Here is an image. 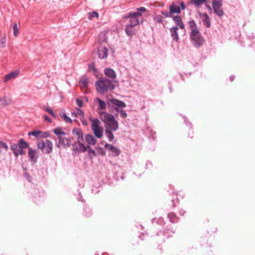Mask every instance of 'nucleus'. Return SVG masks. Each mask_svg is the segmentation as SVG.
<instances>
[{
    "mask_svg": "<svg viewBox=\"0 0 255 255\" xmlns=\"http://www.w3.org/2000/svg\"><path fill=\"white\" fill-rule=\"evenodd\" d=\"M85 140L88 144L91 145H95L97 142V139L93 135L90 134L86 135Z\"/></svg>",
    "mask_w": 255,
    "mask_h": 255,
    "instance_id": "a211bd4d",
    "label": "nucleus"
},
{
    "mask_svg": "<svg viewBox=\"0 0 255 255\" xmlns=\"http://www.w3.org/2000/svg\"><path fill=\"white\" fill-rule=\"evenodd\" d=\"M80 120H81V122H82V123L83 124V125L87 126V122L85 120L84 117V119H83L82 117H81Z\"/></svg>",
    "mask_w": 255,
    "mask_h": 255,
    "instance_id": "49530a36",
    "label": "nucleus"
},
{
    "mask_svg": "<svg viewBox=\"0 0 255 255\" xmlns=\"http://www.w3.org/2000/svg\"><path fill=\"white\" fill-rule=\"evenodd\" d=\"M207 7L209 10H211V7L210 5H207Z\"/></svg>",
    "mask_w": 255,
    "mask_h": 255,
    "instance_id": "052dcab7",
    "label": "nucleus"
},
{
    "mask_svg": "<svg viewBox=\"0 0 255 255\" xmlns=\"http://www.w3.org/2000/svg\"><path fill=\"white\" fill-rule=\"evenodd\" d=\"M76 110H77V115H79V116H81V117H82L83 119H84V113L83 112V111L81 110L80 109H78V108H76Z\"/></svg>",
    "mask_w": 255,
    "mask_h": 255,
    "instance_id": "ea45409f",
    "label": "nucleus"
},
{
    "mask_svg": "<svg viewBox=\"0 0 255 255\" xmlns=\"http://www.w3.org/2000/svg\"><path fill=\"white\" fill-rule=\"evenodd\" d=\"M128 25H126L125 26V32L126 33L128 34Z\"/></svg>",
    "mask_w": 255,
    "mask_h": 255,
    "instance_id": "bf43d9fd",
    "label": "nucleus"
},
{
    "mask_svg": "<svg viewBox=\"0 0 255 255\" xmlns=\"http://www.w3.org/2000/svg\"><path fill=\"white\" fill-rule=\"evenodd\" d=\"M163 18L162 15H157L154 17L153 20L156 23H162L163 22Z\"/></svg>",
    "mask_w": 255,
    "mask_h": 255,
    "instance_id": "72a5a7b5",
    "label": "nucleus"
},
{
    "mask_svg": "<svg viewBox=\"0 0 255 255\" xmlns=\"http://www.w3.org/2000/svg\"><path fill=\"white\" fill-rule=\"evenodd\" d=\"M18 145L17 144H14L11 146V149L13 150V152L15 151L16 149H17Z\"/></svg>",
    "mask_w": 255,
    "mask_h": 255,
    "instance_id": "a18cd8bd",
    "label": "nucleus"
},
{
    "mask_svg": "<svg viewBox=\"0 0 255 255\" xmlns=\"http://www.w3.org/2000/svg\"><path fill=\"white\" fill-rule=\"evenodd\" d=\"M188 27L191 30V31H197L199 30V29L196 24L195 21L194 20H189L188 22Z\"/></svg>",
    "mask_w": 255,
    "mask_h": 255,
    "instance_id": "b1692460",
    "label": "nucleus"
},
{
    "mask_svg": "<svg viewBox=\"0 0 255 255\" xmlns=\"http://www.w3.org/2000/svg\"><path fill=\"white\" fill-rule=\"evenodd\" d=\"M54 133L58 135V137L62 136L66 134L65 132L62 131L61 128H57L53 129Z\"/></svg>",
    "mask_w": 255,
    "mask_h": 255,
    "instance_id": "cd10ccee",
    "label": "nucleus"
},
{
    "mask_svg": "<svg viewBox=\"0 0 255 255\" xmlns=\"http://www.w3.org/2000/svg\"><path fill=\"white\" fill-rule=\"evenodd\" d=\"M44 119L45 121H47L49 123H51V120L47 116H44Z\"/></svg>",
    "mask_w": 255,
    "mask_h": 255,
    "instance_id": "3c124183",
    "label": "nucleus"
},
{
    "mask_svg": "<svg viewBox=\"0 0 255 255\" xmlns=\"http://www.w3.org/2000/svg\"><path fill=\"white\" fill-rule=\"evenodd\" d=\"M60 116L68 123H71L72 120L68 116H67L65 112H61L60 113Z\"/></svg>",
    "mask_w": 255,
    "mask_h": 255,
    "instance_id": "c756f323",
    "label": "nucleus"
},
{
    "mask_svg": "<svg viewBox=\"0 0 255 255\" xmlns=\"http://www.w3.org/2000/svg\"><path fill=\"white\" fill-rule=\"evenodd\" d=\"M23 148H19L18 149V150H19V152H18V154H23L24 153V152L22 150Z\"/></svg>",
    "mask_w": 255,
    "mask_h": 255,
    "instance_id": "864d4df0",
    "label": "nucleus"
},
{
    "mask_svg": "<svg viewBox=\"0 0 255 255\" xmlns=\"http://www.w3.org/2000/svg\"><path fill=\"white\" fill-rule=\"evenodd\" d=\"M13 31L14 35L17 37L18 34V28L17 27V23H15L13 26Z\"/></svg>",
    "mask_w": 255,
    "mask_h": 255,
    "instance_id": "4c0bfd02",
    "label": "nucleus"
},
{
    "mask_svg": "<svg viewBox=\"0 0 255 255\" xmlns=\"http://www.w3.org/2000/svg\"><path fill=\"white\" fill-rule=\"evenodd\" d=\"M95 86L97 91L102 94L114 89L112 82L107 78H103L97 81Z\"/></svg>",
    "mask_w": 255,
    "mask_h": 255,
    "instance_id": "f03ea898",
    "label": "nucleus"
},
{
    "mask_svg": "<svg viewBox=\"0 0 255 255\" xmlns=\"http://www.w3.org/2000/svg\"><path fill=\"white\" fill-rule=\"evenodd\" d=\"M98 56L100 59L106 58L108 56V49L106 46H101L98 49Z\"/></svg>",
    "mask_w": 255,
    "mask_h": 255,
    "instance_id": "9b49d317",
    "label": "nucleus"
},
{
    "mask_svg": "<svg viewBox=\"0 0 255 255\" xmlns=\"http://www.w3.org/2000/svg\"><path fill=\"white\" fill-rule=\"evenodd\" d=\"M88 84V80L87 78H83L79 81V85L82 89L86 88Z\"/></svg>",
    "mask_w": 255,
    "mask_h": 255,
    "instance_id": "a878e982",
    "label": "nucleus"
},
{
    "mask_svg": "<svg viewBox=\"0 0 255 255\" xmlns=\"http://www.w3.org/2000/svg\"><path fill=\"white\" fill-rule=\"evenodd\" d=\"M42 131L38 130L31 131L28 132V135H33L36 137H47V135H42Z\"/></svg>",
    "mask_w": 255,
    "mask_h": 255,
    "instance_id": "5701e85b",
    "label": "nucleus"
},
{
    "mask_svg": "<svg viewBox=\"0 0 255 255\" xmlns=\"http://www.w3.org/2000/svg\"><path fill=\"white\" fill-rule=\"evenodd\" d=\"M10 103V100L7 98L5 96H4L2 98L0 99V109H2Z\"/></svg>",
    "mask_w": 255,
    "mask_h": 255,
    "instance_id": "aec40b11",
    "label": "nucleus"
},
{
    "mask_svg": "<svg viewBox=\"0 0 255 255\" xmlns=\"http://www.w3.org/2000/svg\"><path fill=\"white\" fill-rule=\"evenodd\" d=\"M76 103L78 105V106L79 107H83V101L79 99H76Z\"/></svg>",
    "mask_w": 255,
    "mask_h": 255,
    "instance_id": "79ce46f5",
    "label": "nucleus"
},
{
    "mask_svg": "<svg viewBox=\"0 0 255 255\" xmlns=\"http://www.w3.org/2000/svg\"><path fill=\"white\" fill-rule=\"evenodd\" d=\"M6 42L5 37H3L0 40V47L3 48L4 47V45Z\"/></svg>",
    "mask_w": 255,
    "mask_h": 255,
    "instance_id": "58836bf2",
    "label": "nucleus"
},
{
    "mask_svg": "<svg viewBox=\"0 0 255 255\" xmlns=\"http://www.w3.org/2000/svg\"><path fill=\"white\" fill-rule=\"evenodd\" d=\"M200 15L203 17L202 21L203 22L204 25L208 28L210 27L211 26V22L210 17L206 13L202 14L201 13Z\"/></svg>",
    "mask_w": 255,
    "mask_h": 255,
    "instance_id": "2eb2a0df",
    "label": "nucleus"
},
{
    "mask_svg": "<svg viewBox=\"0 0 255 255\" xmlns=\"http://www.w3.org/2000/svg\"><path fill=\"white\" fill-rule=\"evenodd\" d=\"M107 40L106 34L104 32H101L98 36V41L101 43Z\"/></svg>",
    "mask_w": 255,
    "mask_h": 255,
    "instance_id": "473e14b6",
    "label": "nucleus"
},
{
    "mask_svg": "<svg viewBox=\"0 0 255 255\" xmlns=\"http://www.w3.org/2000/svg\"><path fill=\"white\" fill-rule=\"evenodd\" d=\"M42 135H47V137L49 136V133L47 132H42Z\"/></svg>",
    "mask_w": 255,
    "mask_h": 255,
    "instance_id": "4d7b16f0",
    "label": "nucleus"
},
{
    "mask_svg": "<svg viewBox=\"0 0 255 255\" xmlns=\"http://www.w3.org/2000/svg\"><path fill=\"white\" fill-rule=\"evenodd\" d=\"M105 74L112 79H115L116 77L115 72L111 68H107L105 70Z\"/></svg>",
    "mask_w": 255,
    "mask_h": 255,
    "instance_id": "412c9836",
    "label": "nucleus"
},
{
    "mask_svg": "<svg viewBox=\"0 0 255 255\" xmlns=\"http://www.w3.org/2000/svg\"><path fill=\"white\" fill-rule=\"evenodd\" d=\"M190 38L196 47H199L203 45L204 41L199 30L191 31Z\"/></svg>",
    "mask_w": 255,
    "mask_h": 255,
    "instance_id": "20e7f679",
    "label": "nucleus"
},
{
    "mask_svg": "<svg viewBox=\"0 0 255 255\" xmlns=\"http://www.w3.org/2000/svg\"><path fill=\"white\" fill-rule=\"evenodd\" d=\"M113 130L110 129H106V134L110 141H112L114 139V134L112 132Z\"/></svg>",
    "mask_w": 255,
    "mask_h": 255,
    "instance_id": "7c9ffc66",
    "label": "nucleus"
},
{
    "mask_svg": "<svg viewBox=\"0 0 255 255\" xmlns=\"http://www.w3.org/2000/svg\"><path fill=\"white\" fill-rule=\"evenodd\" d=\"M75 144L76 149L80 152H85L87 150V147L79 140H78Z\"/></svg>",
    "mask_w": 255,
    "mask_h": 255,
    "instance_id": "4be33fe9",
    "label": "nucleus"
},
{
    "mask_svg": "<svg viewBox=\"0 0 255 255\" xmlns=\"http://www.w3.org/2000/svg\"><path fill=\"white\" fill-rule=\"evenodd\" d=\"M171 232L173 233H175V230H171Z\"/></svg>",
    "mask_w": 255,
    "mask_h": 255,
    "instance_id": "680f3d73",
    "label": "nucleus"
},
{
    "mask_svg": "<svg viewBox=\"0 0 255 255\" xmlns=\"http://www.w3.org/2000/svg\"><path fill=\"white\" fill-rule=\"evenodd\" d=\"M125 17L127 18V17H128V16H125Z\"/></svg>",
    "mask_w": 255,
    "mask_h": 255,
    "instance_id": "e2e57ef3",
    "label": "nucleus"
},
{
    "mask_svg": "<svg viewBox=\"0 0 255 255\" xmlns=\"http://www.w3.org/2000/svg\"><path fill=\"white\" fill-rule=\"evenodd\" d=\"M71 116L73 117V118H78V115L77 113H74V112H72L71 113Z\"/></svg>",
    "mask_w": 255,
    "mask_h": 255,
    "instance_id": "603ef678",
    "label": "nucleus"
},
{
    "mask_svg": "<svg viewBox=\"0 0 255 255\" xmlns=\"http://www.w3.org/2000/svg\"><path fill=\"white\" fill-rule=\"evenodd\" d=\"M161 13H162V14H163V15H164L166 17H171V15L170 14H169L168 13V12H167V11H161Z\"/></svg>",
    "mask_w": 255,
    "mask_h": 255,
    "instance_id": "c03bdc74",
    "label": "nucleus"
},
{
    "mask_svg": "<svg viewBox=\"0 0 255 255\" xmlns=\"http://www.w3.org/2000/svg\"><path fill=\"white\" fill-rule=\"evenodd\" d=\"M235 79V76L232 75L230 77V80L232 82Z\"/></svg>",
    "mask_w": 255,
    "mask_h": 255,
    "instance_id": "6e6d98bb",
    "label": "nucleus"
},
{
    "mask_svg": "<svg viewBox=\"0 0 255 255\" xmlns=\"http://www.w3.org/2000/svg\"><path fill=\"white\" fill-rule=\"evenodd\" d=\"M173 20L175 22V24L177 25H178L179 27L181 29H183L185 28V25H184V24L181 19V18L180 16H179V15L174 16L173 17Z\"/></svg>",
    "mask_w": 255,
    "mask_h": 255,
    "instance_id": "dca6fc26",
    "label": "nucleus"
},
{
    "mask_svg": "<svg viewBox=\"0 0 255 255\" xmlns=\"http://www.w3.org/2000/svg\"><path fill=\"white\" fill-rule=\"evenodd\" d=\"M178 30V28L177 26H174L170 28V32L171 34V36L173 40L175 41H178L179 40V36L177 33V31Z\"/></svg>",
    "mask_w": 255,
    "mask_h": 255,
    "instance_id": "f8f14e48",
    "label": "nucleus"
},
{
    "mask_svg": "<svg viewBox=\"0 0 255 255\" xmlns=\"http://www.w3.org/2000/svg\"><path fill=\"white\" fill-rule=\"evenodd\" d=\"M136 11H139V12H146V9L144 7H140L139 8H136Z\"/></svg>",
    "mask_w": 255,
    "mask_h": 255,
    "instance_id": "37998d69",
    "label": "nucleus"
},
{
    "mask_svg": "<svg viewBox=\"0 0 255 255\" xmlns=\"http://www.w3.org/2000/svg\"><path fill=\"white\" fill-rule=\"evenodd\" d=\"M212 4H214V3H218L222 2L221 0H212Z\"/></svg>",
    "mask_w": 255,
    "mask_h": 255,
    "instance_id": "8fccbe9b",
    "label": "nucleus"
},
{
    "mask_svg": "<svg viewBox=\"0 0 255 255\" xmlns=\"http://www.w3.org/2000/svg\"><path fill=\"white\" fill-rule=\"evenodd\" d=\"M28 154L30 161L32 163H35L37 162V158L38 157L39 155L38 152L36 150L33 149L31 147H29Z\"/></svg>",
    "mask_w": 255,
    "mask_h": 255,
    "instance_id": "9d476101",
    "label": "nucleus"
},
{
    "mask_svg": "<svg viewBox=\"0 0 255 255\" xmlns=\"http://www.w3.org/2000/svg\"><path fill=\"white\" fill-rule=\"evenodd\" d=\"M18 152H19L18 149H16V150L13 152L15 156H17L18 155Z\"/></svg>",
    "mask_w": 255,
    "mask_h": 255,
    "instance_id": "5fc2aeb1",
    "label": "nucleus"
},
{
    "mask_svg": "<svg viewBox=\"0 0 255 255\" xmlns=\"http://www.w3.org/2000/svg\"><path fill=\"white\" fill-rule=\"evenodd\" d=\"M96 100L99 104V107L98 108V109L99 110H104L106 107V104L105 103V102H104L99 98H97Z\"/></svg>",
    "mask_w": 255,
    "mask_h": 255,
    "instance_id": "c85d7f7f",
    "label": "nucleus"
},
{
    "mask_svg": "<svg viewBox=\"0 0 255 255\" xmlns=\"http://www.w3.org/2000/svg\"><path fill=\"white\" fill-rule=\"evenodd\" d=\"M72 133L74 135L78 136V140L80 139L83 140V132L81 129L75 128L73 129Z\"/></svg>",
    "mask_w": 255,
    "mask_h": 255,
    "instance_id": "6ab92c4d",
    "label": "nucleus"
},
{
    "mask_svg": "<svg viewBox=\"0 0 255 255\" xmlns=\"http://www.w3.org/2000/svg\"><path fill=\"white\" fill-rule=\"evenodd\" d=\"M151 132V135L152 136L153 139H155V136H154V134H155V132H152V131Z\"/></svg>",
    "mask_w": 255,
    "mask_h": 255,
    "instance_id": "13d9d810",
    "label": "nucleus"
},
{
    "mask_svg": "<svg viewBox=\"0 0 255 255\" xmlns=\"http://www.w3.org/2000/svg\"><path fill=\"white\" fill-rule=\"evenodd\" d=\"M37 146L43 153L45 154L50 153L53 150V143L48 139L38 142Z\"/></svg>",
    "mask_w": 255,
    "mask_h": 255,
    "instance_id": "423d86ee",
    "label": "nucleus"
},
{
    "mask_svg": "<svg viewBox=\"0 0 255 255\" xmlns=\"http://www.w3.org/2000/svg\"><path fill=\"white\" fill-rule=\"evenodd\" d=\"M90 121L92 123L91 128L95 135L99 138H101L103 135V130L100 127L101 122L98 119H90Z\"/></svg>",
    "mask_w": 255,
    "mask_h": 255,
    "instance_id": "39448f33",
    "label": "nucleus"
},
{
    "mask_svg": "<svg viewBox=\"0 0 255 255\" xmlns=\"http://www.w3.org/2000/svg\"><path fill=\"white\" fill-rule=\"evenodd\" d=\"M168 217L169 218L170 222L172 223H174L176 222L175 221L176 217L175 214L173 213H170L168 214Z\"/></svg>",
    "mask_w": 255,
    "mask_h": 255,
    "instance_id": "f704fd0d",
    "label": "nucleus"
},
{
    "mask_svg": "<svg viewBox=\"0 0 255 255\" xmlns=\"http://www.w3.org/2000/svg\"><path fill=\"white\" fill-rule=\"evenodd\" d=\"M42 109L44 111H45L47 112H48V113H49L53 117H54V118L56 117V116H55V114L54 113L53 111L49 107H46V106H43Z\"/></svg>",
    "mask_w": 255,
    "mask_h": 255,
    "instance_id": "e433bc0d",
    "label": "nucleus"
},
{
    "mask_svg": "<svg viewBox=\"0 0 255 255\" xmlns=\"http://www.w3.org/2000/svg\"><path fill=\"white\" fill-rule=\"evenodd\" d=\"M87 148L88 149L89 153H92L94 156L96 155V152L89 145H88Z\"/></svg>",
    "mask_w": 255,
    "mask_h": 255,
    "instance_id": "a19ab883",
    "label": "nucleus"
},
{
    "mask_svg": "<svg viewBox=\"0 0 255 255\" xmlns=\"http://www.w3.org/2000/svg\"><path fill=\"white\" fill-rule=\"evenodd\" d=\"M152 162L151 161H147L146 163V166L147 167V168H150L151 167H152Z\"/></svg>",
    "mask_w": 255,
    "mask_h": 255,
    "instance_id": "09e8293b",
    "label": "nucleus"
},
{
    "mask_svg": "<svg viewBox=\"0 0 255 255\" xmlns=\"http://www.w3.org/2000/svg\"><path fill=\"white\" fill-rule=\"evenodd\" d=\"M170 13H178L179 14L181 12L180 7L175 5L174 3H172L169 6Z\"/></svg>",
    "mask_w": 255,
    "mask_h": 255,
    "instance_id": "f3484780",
    "label": "nucleus"
},
{
    "mask_svg": "<svg viewBox=\"0 0 255 255\" xmlns=\"http://www.w3.org/2000/svg\"><path fill=\"white\" fill-rule=\"evenodd\" d=\"M99 14L96 11H93L92 12H89L88 14V18L89 19H91L93 17L98 18Z\"/></svg>",
    "mask_w": 255,
    "mask_h": 255,
    "instance_id": "c9c22d12",
    "label": "nucleus"
},
{
    "mask_svg": "<svg viewBox=\"0 0 255 255\" xmlns=\"http://www.w3.org/2000/svg\"><path fill=\"white\" fill-rule=\"evenodd\" d=\"M180 7L181 9L184 10L185 9V3L183 1H181L180 2Z\"/></svg>",
    "mask_w": 255,
    "mask_h": 255,
    "instance_id": "de8ad7c7",
    "label": "nucleus"
},
{
    "mask_svg": "<svg viewBox=\"0 0 255 255\" xmlns=\"http://www.w3.org/2000/svg\"><path fill=\"white\" fill-rule=\"evenodd\" d=\"M18 146L19 148H25L28 147V144L23 139H20L18 142Z\"/></svg>",
    "mask_w": 255,
    "mask_h": 255,
    "instance_id": "2f4dec72",
    "label": "nucleus"
},
{
    "mask_svg": "<svg viewBox=\"0 0 255 255\" xmlns=\"http://www.w3.org/2000/svg\"><path fill=\"white\" fill-rule=\"evenodd\" d=\"M7 149V145L4 142L0 141V154L6 152Z\"/></svg>",
    "mask_w": 255,
    "mask_h": 255,
    "instance_id": "393cba45",
    "label": "nucleus"
},
{
    "mask_svg": "<svg viewBox=\"0 0 255 255\" xmlns=\"http://www.w3.org/2000/svg\"><path fill=\"white\" fill-rule=\"evenodd\" d=\"M110 102L115 106V109L119 112L120 116L123 118H126L127 113L122 110L123 108L126 107V104L122 101L115 99L110 100Z\"/></svg>",
    "mask_w": 255,
    "mask_h": 255,
    "instance_id": "0eeeda50",
    "label": "nucleus"
},
{
    "mask_svg": "<svg viewBox=\"0 0 255 255\" xmlns=\"http://www.w3.org/2000/svg\"><path fill=\"white\" fill-rule=\"evenodd\" d=\"M206 1V0H190L191 4L196 7H199Z\"/></svg>",
    "mask_w": 255,
    "mask_h": 255,
    "instance_id": "bb28decb",
    "label": "nucleus"
},
{
    "mask_svg": "<svg viewBox=\"0 0 255 255\" xmlns=\"http://www.w3.org/2000/svg\"><path fill=\"white\" fill-rule=\"evenodd\" d=\"M143 19L141 13L139 11L130 12L128 13V27L135 26L139 24V21L142 22ZM136 30H130L128 29V35L135 34Z\"/></svg>",
    "mask_w": 255,
    "mask_h": 255,
    "instance_id": "f257e3e1",
    "label": "nucleus"
},
{
    "mask_svg": "<svg viewBox=\"0 0 255 255\" xmlns=\"http://www.w3.org/2000/svg\"><path fill=\"white\" fill-rule=\"evenodd\" d=\"M105 147H109V149L111 151V154H112L113 156H116L119 155V149L116 147L114 146V145L107 143L105 145Z\"/></svg>",
    "mask_w": 255,
    "mask_h": 255,
    "instance_id": "4468645a",
    "label": "nucleus"
},
{
    "mask_svg": "<svg viewBox=\"0 0 255 255\" xmlns=\"http://www.w3.org/2000/svg\"><path fill=\"white\" fill-rule=\"evenodd\" d=\"M102 120L106 124V129H110L113 131L116 130L118 128L117 122L115 121L114 117L110 114L104 112L101 113Z\"/></svg>",
    "mask_w": 255,
    "mask_h": 255,
    "instance_id": "7ed1b4c3",
    "label": "nucleus"
},
{
    "mask_svg": "<svg viewBox=\"0 0 255 255\" xmlns=\"http://www.w3.org/2000/svg\"><path fill=\"white\" fill-rule=\"evenodd\" d=\"M19 72V71H14L6 75L4 77L3 82H6L11 79H14L18 75Z\"/></svg>",
    "mask_w": 255,
    "mask_h": 255,
    "instance_id": "ddd939ff",
    "label": "nucleus"
},
{
    "mask_svg": "<svg viewBox=\"0 0 255 255\" xmlns=\"http://www.w3.org/2000/svg\"><path fill=\"white\" fill-rule=\"evenodd\" d=\"M59 142L56 144L58 147H60V145L63 146L64 148H68L70 146L71 140L69 138H66L64 136L58 137Z\"/></svg>",
    "mask_w": 255,
    "mask_h": 255,
    "instance_id": "6e6552de",
    "label": "nucleus"
},
{
    "mask_svg": "<svg viewBox=\"0 0 255 255\" xmlns=\"http://www.w3.org/2000/svg\"><path fill=\"white\" fill-rule=\"evenodd\" d=\"M214 13L219 17H222L224 14V12L222 8V3H214L212 4Z\"/></svg>",
    "mask_w": 255,
    "mask_h": 255,
    "instance_id": "1a4fd4ad",
    "label": "nucleus"
}]
</instances>
